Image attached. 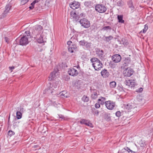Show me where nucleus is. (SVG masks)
I'll return each instance as SVG.
<instances>
[{"instance_id": "nucleus-51", "label": "nucleus", "mask_w": 153, "mask_h": 153, "mask_svg": "<svg viewBox=\"0 0 153 153\" xmlns=\"http://www.w3.org/2000/svg\"><path fill=\"white\" fill-rule=\"evenodd\" d=\"M128 153H134V152H133L131 150H130L128 152Z\"/></svg>"}, {"instance_id": "nucleus-19", "label": "nucleus", "mask_w": 153, "mask_h": 153, "mask_svg": "<svg viewBox=\"0 0 153 153\" xmlns=\"http://www.w3.org/2000/svg\"><path fill=\"white\" fill-rule=\"evenodd\" d=\"M77 48L76 45V44H72L71 45L68 46V50L69 52L72 53L74 51H75Z\"/></svg>"}, {"instance_id": "nucleus-3", "label": "nucleus", "mask_w": 153, "mask_h": 153, "mask_svg": "<svg viewBox=\"0 0 153 153\" xmlns=\"http://www.w3.org/2000/svg\"><path fill=\"white\" fill-rule=\"evenodd\" d=\"M28 34H29V31H27L25 32V35L22 37L19 40V45H25L29 42L28 40Z\"/></svg>"}, {"instance_id": "nucleus-18", "label": "nucleus", "mask_w": 153, "mask_h": 153, "mask_svg": "<svg viewBox=\"0 0 153 153\" xmlns=\"http://www.w3.org/2000/svg\"><path fill=\"white\" fill-rule=\"evenodd\" d=\"M130 62V59L129 58H124L122 61V65L124 67L125 66H128Z\"/></svg>"}, {"instance_id": "nucleus-44", "label": "nucleus", "mask_w": 153, "mask_h": 153, "mask_svg": "<svg viewBox=\"0 0 153 153\" xmlns=\"http://www.w3.org/2000/svg\"><path fill=\"white\" fill-rule=\"evenodd\" d=\"M124 149L125 150H126L128 152L131 149H130L129 148H128V147H126L125 148H124Z\"/></svg>"}, {"instance_id": "nucleus-17", "label": "nucleus", "mask_w": 153, "mask_h": 153, "mask_svg": "<svg viewBox=\"0 0 153 153\" xmlns=\"http://www.w3.org/2000/svg\"><path fill=\"white\" fill-rule=\"evenodd\" d=\"M57 70L56 71H55L54 70V71L52 72L50 76L49 77V80L51 81L55 79H56V76L57 74Z\"/></svg>"}, {"instance_id": "nucleus-21", "label": "nucleus", "mask_w": 153, "mask_h": 153, "mask_svg": "<svg viewBox=\"0 0 153 153\" xmlns=\"http://www.w3.org/2000/svg\"><path fill=\"white\" fill-rule=\"evenodd\" d=\"M102 76L103 78H106L108 77L109 73L106 69H104L102 70L101 72Z\"/></svg>"}, {"instance_id": "nucleus-34", "label": "nucleus", "mask_w": 153, "mask_h": 153, "mask_svg": "<svg viewBox=\"0 0 153 153\" xmlns=\"http://www.w3.org/2000/svg\"><path fill=\"white\" fill-rule=\"evenodd\" d=\"M8 134L9 135L11 136L14 134V133L13 131L10 130L9 131L8 133Z\"/></svg>"}, {"instance_id": "nucleus-54", "label": "nucleus", "mask_w": 153, "mask_h": 153, "mask_svg": "<svg viewBox=\"0 0 153 153\" xmlns=\"http://www.w3.org/2000/svg\"><path fill=\"white\" fill-rule=\"evenodd\" d=\"M75 85H76V83H75Z\"/></svg>"}, {"instance_id": "nucleus-7", "label": "nucleus", "mask_w": 153, "mask_h": 153, "mask_svg": "<svg viewBox=\"0 0 153 153\" xmlns=\"http://www.w3.org/2000/svg\"><path fill=\"white\" fill-rule=\"evenodd\" d=\"M36 38L37 42L39 43H42L46 42L45 37L43 33L40 34H37L36 36Z\"/></svg>"}, {"instance_id": "nucleus-53", "label": "nucleus", "mask_w": 153, "mask_h": 153, "mask_svg": "<svg viewBox=\"0 0 153 153\" xmlns=\"http://www.w3.org/2000/svg\"><path fill=\"white\" fill-rule=\"evenodd\" d=\"M128 43L127 42H124L123 43V44L125 45H127L128 44Z\"/></svg>"}, {"instance_id": "nucleus-13", "label": "nucleus", "mask_w": 153, "mask_h": 153, "mask_svg": "<svg viewBox=\"0 0 153 153\" xmlns=\"http://www.w3.org/2000/svg\"><path fill=\"white\" fill-rule=\"evenodd\" d=\"M136 105L134 103H128L125 106V108L129 111H131L136 107Z\"/></svg>"}, {"instance_id": "nucleus-48", "label": "nucleus", "mask_w": 153, "mask_h": 153, "mask_svg": "<svg viewBox=\"0 0 153 153\" xmlns=\"http://www.w3.org/2000/svg\"><path fill=\"white\" fill-rule=\"evenodd\" d=\"M14 67L12 66V67H9V68L10 70H12L14 69Z\"/></svg>"}, {"instance_id": "nucleus-1", "label": "nucleus", "mask_w": 153, "mask_h": 153, "mask_svg": "<svg viewBox=\"0 0 153 153\" xmlns=\"http://www.w3.org/2000/svg\"><path fill=\"white\" fill-rule=\"evenodd\" d=\"M90 61L92 63V66L96 71H99L100 70L103 66V65L102 62L97 58H91Z\"/></svg>"}, {"instance_id": "nucleus-47", "label": "nucleus", "mask_w": 153, "mask_h": 153, "mask_svg": "<svg viewBox=\"0 0 153 153\" xmlns=\"http://www.w3.org/2000/svg\"><path fill=\"white\" fill-rule=\"evenodd\" d=\"M95 114H96V116H98L99 114V112L98 111H95Z\"/></svg>"}, {"instance_id": "nucleus-15", "label": "nucleus", "mask_w": 153, "mask_h": 153, "mask_svg": "<svg viewBox=\"0 0 153 153\" xmlns=\"http://www.w3.org/2000/svg\"><path fill=\"white\" fill-rule=\"evenodd\" d=\"M71 16L72 19L74 20L77 21L79 20V17L75 11H72L71 12Z\"/></svg>"}, {"instance_id": "nucleus-28", "label": "nucleus", "mask_w": 153, "mask_h": 153, "mask_svg": "<svg viewBox=\"0 0 153 153\" xmlns=\"http://www.w3.org/2000/svg\"><path fill=\"white\" fill-rule=\"evenodd\" d=\"M82 101H83L84 102H87L89 100V98L88 97L84 95L82 97Z\"/></svg>"}, {"instance_id": "nucleus-4", "label": "nucleus", "mask_w": 153, "mask_h": 153, "mask_svg": "<svg viewBox=\"0 0 153 153\" xmlns=\"http://www.w3.org/2000/svg\"><path fill=\"white\" fill-rule=\"evenodd\" d=\"M35 30L33 31L32 34L33 35L36 36L37 34L43 33V28L40 25H36L34 26Z\"/></svg>"}, {"instance_id": "nucleus-32", "label": "nucleus", "mask_w": 153, "mask_h": 153, "mask_svg": "<svg viewBox=\"0 0 153 153\" xmlns=\"http://www.w3.org/2000/svg\"><path fill=\"white\" fill-rule=\"evenodd\" d=\"M139 143L141 147L144 146L145 145V142L142 140L139 141Z\"/></svg>"}, {"instance_id": "nucleus-11", "label": "nucleus", "mask_w": 153, "mask_h": 153, "mask_svg": "<svg viewBox=\"0 0 153 153\" xmlns=\"http://www.w3.org/2000/svg\"><path fill=\"white\" fill-rule=\"evenodd\" d=\"M80 122L81 124H85L88 126H90L91 128L93 127V124L91 123L90 121L88 120H86L85 119H82L81 120Z\"/></svg>"}, {"instance_id": "nucleus-10", "label": "nucleus", "mask_w": 153, "mask_h": 153, "mask_svg": "<svg viewBox=\"0 0 153 153\" xmlns=\"http://www.w3.org/2000/svg\"><path fill=\"white\" fill-rule=\"evenodd\" d=\"M111 59L113 62H114L117 63L120 62L122 58L120 55L115 54L112 56L111 57Z\"/></svg>"}, {"instance_id": "nucleus-16", "label": "nucleus", "mask_w": 153, "mask_h": 153, "mask_svg": "<svg viewBox=\"0 0 153 153\" xmlns=\"http://www.w3.org/2000/svg\"><path fill=\"white\" fill-rule=\"evenodd\" d=\"M11 7V6L10 4H7L5 7V9L4 12L2 14L1 17H5L7 13L9 12Z\"/></svg>"}, {"instance_id": "nucleus-9", "label": "nucleus", "mask_w": 153, "mask_h": 153, "mask_svg": "<svg viewBox=\"0 0 153 153\" xmlns=\"http://www.w3.org/2000/svg\"><path fill=\"white\" fill-rule=\"evenodd\" d=\"M133 70L130 68L125 69L123 71V74L126 77H129L132 75L133 73Z\"/></svg>"}, {"instance_id": "nucleus-42", "label": "nucleus", "mask_w": 153, "mask_h": 153, "mask_svg": "<svg viewBox=\"0 0 153 153\" xmlns=\"http://www.w3.org/2000/svg\"><path fill=\"white\" fill-rule=\"evenodd\" d=\"M59 116L60 118H61L62 119H63L64 120L65 119V117L63 115H59Z\"/></svg>"}, {"instance_id": "nucleus-12", "label": "nucleus", "mask_w": 153, "mask_h": 153, "mask_svg": "<svg viewBox=\"0 0 153 153\" xmlns=\"http://www.w3.org/2000/svg\"><path fill=\"white\" fill-rule=\"evenodd\" d=\"M68 72L69 75L72 76H76L78 74V71L74 68L69 69Z\"/></svg>"}, {"instance_id": "nucleus-20", "label": "nucleus", "mask_w": 153, "mask_h": 153, "mask_svg": "<svg viewBox=\"0 0 153 153\" xmlns=\"http://www.w3.org/2000/svg\"><path fill=\"white\" fill-rule=\"evenodd\" d=\"M125 83L126 85L131 88L134 87L135 86V82L132 80H126Z\"/></svg>"}, {"instance_id": "nucleus-25", "label": "nucleus", "mask_w": 153, "mask_h": 153, "mask_svg": "<svg viewBox=\"0 0 153 153\" xmlns=\"http://www.w3.org/2000/svg\"><path fill=\"white\" fill-rule=\"evenodd\" d=\"M59 95L62 97H64L67 98L68 97V94L65 91H62L60 93Z\"/></svg>"}, {"instance_id": "nucleus-29", "label": "nucleus", "mask_w": 153, "mask_h": 153, "mask_svg": "<svg viewBox=\"0 0 153 153\" xmlns=\"http://www.w3.org/2000/svg\"><path fill=\"white\" fill-rule=\"evenodd\" d=\"M113 37L111 36H106L105 37V40L107 42H109L113 38Z\"/></svg>"}, {"instance_id": "nucleus-43", "label": "nucleus", "mask_w": 153, "mask_h": 153, "mask_svg": "<svg viewBox=\"0 0 153 153\" xmlns=\"http://www.w3.org/2000/svg\"><path fill=\"white\" fill-rule=\"evenodd\" d=\"M72 43V42L71 41H68L67 42V44L69 45V46L71 45V44Z\"/></svg>"}, {"instance_id": "nucleus-23", "label": "nucleus", "mask_w": 153, "mask_h": 153, "mask_svg": "<svg viewBox=\"0 0 153 153\" xmlns=\"http://www.w3.org/2000/svg\"><path fill=\"white\" fill-rule=\"evenodd\" d=\"M96 52L97 54L99 56L101 57H102L104 54V51L103 50H100V49H97Z\"/></svg>"}, {"instance_id": "nucleus-30", "label": "nucleus", "mask_w": 153, "mask_h": 153, "mask_svg": "<svg viewBox=\"0 0 153 153\" xmlns=\"http://www.w3.org/2000/svg\"><path fill=\"white\" fill-rule=\"evenodd\" d=\"M16 117L17 119H19L21 118L22 117V114L21 112L20 111H17L16 112Z\"/></svg>"}, {"instance_id": "nucleus-14", "label": "nucleus", "mask_w": 153, "mask_h": 153, "mask_svg": "<svg viewBox=\"0 0 153 153\" xmlns=\"http://www.w3.org/2000/svg\"><path fill=\"white\" fill-rule=\"evenodd\" d=\"M70 6L71 8L74 10H75L79 7L80 4L78 2L74 1L70 4Z\"/></svg>"}, {"instance_id": "nucleus-50", "label": "nucleus", "mask_w": 153, "mask_h": 153, "mask_svg": "<svg viewBox=\"0 0 153 153\" xmlns=\"http://www.w3.org/2000/svg\"><path fill=\"white\" fill-rule=\"evenodd\" d=\"M143 89L142 88H139V90L138 91L139 92H141L143 91Z\"/></svg>"}, {"instance_id": "nucleus-24", "label": "nucleus", "mask_w": 153, "mask_h": 153, "mask_svg": "<svg viewBox=\"0 0 153 153\" xmlns=\"http://www.w3.org/2000/svg\"><path fill=\"white\" fill-rule=\"evenodd\" d=\"M98 95V94L97 91H94L91 95V98L93 100H95L97 98Z\"/></svg>"}, {"instance_id": "nucleus-2", "label": "nucleus", "mask_w": 153, "mask_h": 153, "mask_svg": "<svg viewBox=\"0 0 153 153\" xmlns=\"http://www.w3.org/2000/svg\"><path fill=\"white\" fill-rule=\"evenodd\" d=\"M58 83L57 82H53L52 83H50L49 86H48L47 88L46 89L45 91L46 92V93L48 94H53V93L55 91L53 87L54 88H56L57 86Z\"/></svg>"}, {"instance_id": "nucleus-27", "label": "nucleus", "mask_w": 153, "mask_h": 153, "mask_svg": "<svg viewBox=\"0 0 153 153\" xmlns=\"http://www.w3.org/2000/svg\"><path fill=\"white\" fill-rule=\"evenodd\" d=\"M123 16L122 15H118L117 16V19L118 20L119 22L121 23H124V20L123 19Z\"/></svg>"}, {"instance_id": "nucleus-26", "label": "nucleus", "mask_w": 153, "mask_h": 153, "mask_svg": "<svg viewBox=\"0 0 153 153\" xmlns=\"http://www.w3.org/2000/svg\"><path fill=\"white\" fill-rule=\"evenodd\" d=\"M110 87L111 88H114L116 86V83L115 81H112L109 83Z\"/></svg>"}, {"instance_id": "nucleus-41", "label": "nucleus", "mask_w": 153, "mask_h": 153, "mask_svg": "<svg viewBox=\"0 0 153 153\" xmlns=\"http://www.w3.org/2000/svg\"><path fill=\"white\" fill-rule=\"evenodd\" d=\"M100 98V99H100V100H102L103 101H104V102L106 100V98H105L103 97H101Z\"/></svg>"}, {"instance_id": "nucleus-8", "label": "nucleus", "mask_w": 153, "mask_h": 153, "mask_svg": "<svg viewBox=\"0 0 153 153\" xmlns=\"http://www.w3.org/2000/svg\"><path fill=\"white\" fill-rule=\"evenodd\" d=\"M105 105L107 109L112 110L115 107V102L111 100L105 101Z\"/></svg>"}, {"instance_id": "nucleus-40", "label": "nucleus", "mask_w": 153, "mask_h": 153, "mask_svg": "<svg viewBox=\"0 0 153 153\" xmlns=\"http://www.w3.org/2000/svg\"><path fill=\"white\" fill-rule=\"evenodd\" d=\"M23 110H24L23 108L20 107V109H18V110L19 111H20L21 112H23Z\"/></svg>"}, {"instance_id": "nucleus-45", "label": "nucleus", "mask_w": 153, "mask_h": 153, "mask_svg": "<svg viewBox=\"0 0 153 153\" xmlns=\"http://www.w3.org/2000/svg\"><path fill=\"white\" fill-rule=\"evenodd\" d=\"M5 41V42H8L9 40H8V39L7 37H5L4 38Z\"/></svg>"}, {"instance_id": "nucleus-38", "label": "nucleus", "mask_w": 153, "mask_h": 153, "mask_svg": "<svg viewBox=\"0 0 153 153\" xmlns=\"http://www.w3.org/2000/svg\"><path fill=\"white\" fill-rule=\"evenodd\" d=\"M95 107L96 108H99L100 107V105L99 103H98V102L97 103H96L95 105Z\"/></svg>"}, {"instance_id": "nucleus-5", "label": "nucleus", "mask_w": 153, "mask_h": 153, "mask_svg": "<svg viewBox=\"0 0 153 153\" xmlns=\"http://www.w3.org/2000/svg\"><path fill=\"white\" fill-rule=\"evenodd\" d=\"M95 10L99 13H102L105 12L107 10L105 6L102 4H97L95 6Z\"/></svg>"}, {"instance_id": "nucleus-36", "label": "nucleus", "mask_w": 153, "mask_h": 153, "mask_svg": "<svg viewBox=\"0 0 153 153\" xmlns=\"http://www.w3.org/2000/svg\"><path fill=\"white\" fill-rule=\"evenodd\" d=\"M39 0H35L31 4V5H33L34 6V4L37 3H38L39 2Z\"/></svg>"}, {"instance_id": "nucleus-49", "label": "nucleus", "mask_w": 153, "mask_h": 153, "mask_svg": "<svg viewBox=\"0 0 153 153\" xmlns=\"http://www.w3.org/2000/svg\"><path fill=\"white\" fill-rule=\"evenodd\" d=\"M34 7V6L33 5H31V6L29 7V8L31 10H32Z\"/></svg>"}, {"instance_id": "nucleus-35", "label": "nucleus", "mask_w": 153, "mask_h": 153, "mask_svg": "<svg viewBox=\"0 0 153 153\" xmlns=\"http://www.w3.org/2000/svg\"><path fill=\"white\" fill-rule=\"evenodd\" d=\"M105 102L101 100L100 99H98V102L100 104L103 105L104 104Z\"/></svg>"}, {"instance_id": "nucleus-46", "label": "nucleus", "mask_w": 153, "mask_h": 153, "mask_svg": "<svg viewBox=\"0 0 153 153\" xmlns=\"http://www.w3.org/2000/svg\"><path fill=\"white\" fill-rule=\"evenodd\" d=\"M80 16L81 17H85V14L84 13H81Z\"/></svg>"}, {"instance_id": "nucleus-37", "label": "nucleus", "mask_w": 153, "mask_h": 153, "mask_svg": "<svg viewBox=\"0 0 153 153\" xmlns=\"http://www.w3.org/2000/svg\"><path fill=\"white\" fill-rule=\"evenodd\" d=\"M116 115L117 117H119L121 115V113L120 111H117L116 113Z\"/></svg>"}, {"instance_id": "nucleus-31", "label": "nucleus", "mask_w": 153, "mask_h": 153, "mask_svg": "<svg viewBox=\"0 0 153 153\" xmlns=\"http://www.w3.org/2000/svg\"><path fill=\"white\" fill-rule=\"evenodd\" d=\"M148 29V26L146 25H144V28L143 29V30L141 31H140L141 33L143 32V33H145L146 31Z\"/></svg>"}, {"instance_id": "nucleus-6", "label": "nucleus", "mask_w": 153, "mask_h": 153, "mask_svg": "<svg viewBox=\"0 0 153 153\" xmlns=\"http://www.w3.org/2000/svg\"><path fill=\"white\" fill-rule=\"evenodd\" d=\"M79 22L81 26L85 28H87L90 26V22L85 18L81 19Z\"/></svg>"}, {"instance_id": "nucleus-52", "label": "nucleus", "mask_w": 153, "mask_h": 153, "mask_svg": "<svg viewBox=\"0 0 153 153\" xmlns=\"http://www.w3.org/2000/svg\"><path fill=\"white\" fill-rule=\"evenodd\" d=\"M74 68H80V67H79V65H78L77 66H74Z\"/></svg>"}, {"instance_id": "nucleus-33", "label": "nucleus", "mask_w": 153, "mask_h": 153, "mask_svg": "<svg viewBox=\"0 0 153 153\" xmlns=\"http://www.w3.org/2000/svg\"><path fill=\"white\" fill-rule=\"evenodd\" d=\"M111 27L109 26L104 27L102 28V30H111Z\"/></svg>"}, {"instance_id": "nucleus-39", "label": "nucleus", "mask_w": 153, "mask_h": 153, "mask_svg": "<svg viewBox=\"0 0 153 153\" xmlns=\"http://www.w3.org/2000/svg\"><path fill=\"white\" fill-rule=\"evenodd\" d=\"M79 44L80 45H84L85 44V41H81L79 42Z\"/></svg>"}, {"instance_id": "nucleus-22", "label": "nucleus", "mask_w": 153, "mask_h": 153, "mask_svg": "<svg viewBox=\"0 0 153 153\" xmlns=\"http://www.w3.org/2000/svg\"><path fill=\"white\" fill-rule=\"evenodd\" d=\"M128 7L130 8L131 11H133L134 9V7L133 5V2L131 1H129L128 2Z\"/></svg>"}]
</instances>
